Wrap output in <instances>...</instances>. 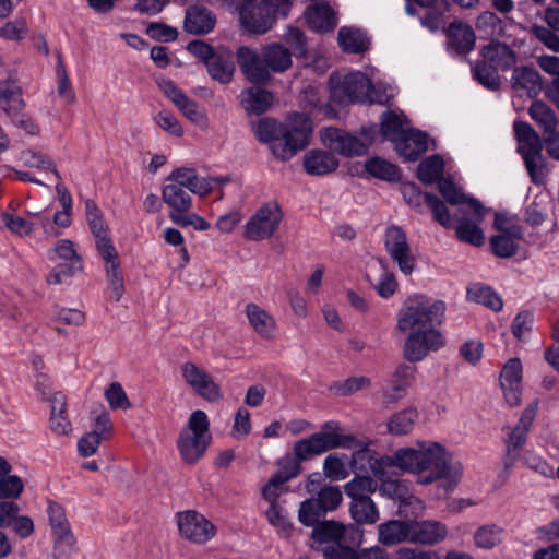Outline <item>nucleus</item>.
<instances>
[{"label":"nucleus","instance_id":"nucleus-9","mask_svg":"<svg viewBox=\"0 0 559 559\" xmlns=\"http://www.w3.org/2000/svg\"><path fill=\"white\" fill-rule=\"evenodd\" d=\"M332 97L338 103H374L371 81L361 72H353L332 88Z\"/></svg>","mask_w":559,"mask_h":559},{"label":"nucleus","instance_id":"nucleus-36","mask_svg":"<svg viewBox=\"0 0 559 559\" xmlns=\"http://www.w3.org/2000/svg\"><path fill=\"white\" fill-rule=\"evenodd\" d=\"M537 413V403L534 402L530 404L524 412L522 413V416L519 419V423L511 429L508 436V451L511 452L512 450H518L521 448L525 441L528 433V430L535 420Z\"/></svg>","mask_w":559,"mask_h":559},{"label":"nucleus","instance_id":"nucleus-19","mask_svg":"<svg viewBox=\"0 0 559 559\" xmlns=\"http://www.w3.org/2000/svg\"><path fill=\"white\" fill-rule=\"evenodd\" d=\"M236 56L241 72L250 83L264 85L270 81L271 74L262 53L259 55L257 50L241 46L237 49Z\"/></svg>","mask_w":559,"mask_h":559},{"label":"nucleus","instance_id":"nucleus-47","mask_svg":"<svg viewBox=\"0 0 559 559\" xmlns=\"http://www.w3.org/2000/svg\"><path fill=\"white\" fill-rule=\"evenodd\" d=\"M521 157L523 158L524 166L531 181L534 185H544L549 174V169L543 152L536 154H526Z\"/></svg>","mask_w":559,"mask_h":559},{"label":"nucleus","instance_id":"nucleus-32","mask_svg":"<svg viewBox=\"0 0 559 559\" xmlns=\"http://www.w3.org/2000/svg\"><path fill=\"white\" fill-rule=\"evenodd\" d=\"M378 540L384 546L411 543V521L390 520L378 526Z\"/></svg>","mask_w":559,"mask_h":559},{"label":"nucleus","instance_id":"nucleus-41","mask_svg":"<svg viewBox=\"0 0 559 559\" xmlns=\"http://www.w3.org/2000/svg\"><path fill=\"white\" fill-rule=\"evenodd\" d=\"M531 118L543 130V135L557 130L558 120L554 110L542 100H534L528 107Z\"/></svg>","mask_w":559,"mask_h":559},{"label":"nucleus","instance_id":"nucleus-8","mask_svg":"<svg viewBox=\"0 0 559 559\" xmlns=\"http://www.w3.org/2000/svg\"><path fill=\"white\" fill-rule=\"evenodd\" d=\"M283 213L278 204L266 203L259 207L246 224L243 236L248 240L267 239L278 229Z\"/></svg>","mask_w":559,"mask_h":559},{"label":"nucleus","instance_id":"nucleus-11","mask_svg":"<svg viewBox=\"0 0 559 559\" xmlns=\"http://www.w3.org/2000/svg\"><path fill=\"white\" fill-rule=\"evenodd\" d=\"M159 90L167 96L178 110L192 123L206 128L209 120L206 112L199 104L190 99L174 81L167 78H156L155 80Z\"/></svg>","mask_w":559,"mask_h":559},{"label":"nucleus","instance_id":"nucleus-33","mask_svg":"<svg viewBox=\"0 0 559 559\" xmlns=\"http://www.w3.org/2000/svg\"><path fill=\"white\" fill-rule=\"evenodd\" d=\"M513 129L519 143L518 152L521 156L543 152L544 138L540 139L539 134L530 123L514 121Z\"/></svg>","mask_w":559,"mask_h":559},{"label":"nucleus","instance_id":"nucleus-30","mask_svg":"<svg viewBox=\"0 0 559 559\" xmlns=\"http://www.w3.org/2000/svg\"><path fill=\"white\" fill-rule=\"evenodd\" d=\"M239 98L242 108L249 115L257 116L267 111L274 100V96L271 92L258 86H251L243 90Z\"/></svg>","mask_w":559,"mask_h":559},{"label":"nucleus","instance_id":"nucleus-63","mask_svg":"<svg viewBox=\"0 0 559 559\" xmlns=\"http://www.w3.org/2000/svg\"><path fill=\"white\" fill-rule=\"evenodd\" d=\"M325 512L335 510L342 502V492L337 487L322 488L316 498Z\"/></svg>","mask_w":559,"mask_h":559},{"label":"nucleus","instance_id":"nucleus-61","mask_svg":"<svg viewBox=\"0 0 559 559\" xmlns=\"http://www.w3.org/2000/svg\"><path fill=\"white\" fill-rule=\"evenodd\" d=\"M557 31H552L543 25L534 24L531 27V33L549 50L559 52V36L556 34Z\"/></svg>","mask_w":559,"mask_h":559},{"label":"nucleus","instance_id":"nucleus-48","mask_svg":"<svg viewBox=\"0 0 559 559\" xmlns=\"http://www.w3.org/2000/svg\"><path fill=\"white\" fill-rule=\"evenodd\" d=\"M365 168L368 174L382 180L395 181L400 179L399 167L380 157L369 158Z\"/></svg>","mask_w":559,"mask_h":559},{"label":"nucleus","instance_id":"nucleus-7","mask_svg":"<svg viewBox=\"0 0 559 559\" xmlns=\"http://www.w3.org/2000/svg\"><path fill=\"white\" fill-rule=\"evenodd\" d=\"M48 259L56 263V266L46 276L48 285H61L83 270L81 255L78 253L75 243L70 239L58 240L48 253Z\"/></svg>","mask_w":559,"mask_h":559},{"label":"nucleus","instance_id":"nucleus-60","mask_svg":"<svg viewBox=\"0 0 559 559\" xmlns=\"http://www.w3.org/2000/svg\"><path fill=\"white\" fill-rule=\"evenodd\" d=\"M323 472L328 478L333 480L345 479L348 475L343 460L335 454H330L324 459Z\"/></svg>","mask_w":559,"mask_h":559},{"label":"nucleus","instance_id":"nucleus-35","mask_svg":"<svg viewBox=\"0 0 559 559\" xmlns=\"http://www.w3.org/2000/svg\"><path fill=\"white\" fill-rule=\"evenodd\" d=\"M22 95L23 90L14 79L0 81V108L7 116L15 115L16 110H24L26 104Z\"/></svg>","mask_w":559,"mask_h":559},{"label":"nucleus","instance_id":"nucleus-39","mask_svg":"<svg viewBox=\"0 0 559 559\" xmlns=\"http://www.w3.org/2000/svg\"><path fill=\"white\" fill-rule=\"evenodd\" d=\"M349 512L358 525H371L380 519L379 509L371 497L350 502Z\"/></svg>","mask_w":559,"mask_h":559},{"label":"nucleus","instance_id":"nucleus-14","mask_svg":"<svg viewBox=\"0 0 559 559\" xmlns=\"http://www.w3.org/2000/svg\"><path fill=\"white\" fill-rule=\"evenodd\" d=\"M180 369L187 385L199 396L209 402H217L222 399L221 386L204 368L199 367L192 361H186L181 365Z\"/></svg>","mask_w":559,"mask_h":559},{"label":"nucleus","instance_id":"nucleus-62","mask_svg":"<svg viewBox=\"0 0 559 559\" xmlns=\"http://www.w3.org/2000/svg\"><path fill=\"white\" fill-rule=\"evenodd\" d=\"M288 481V477L277 475L276 473L272 475L269 481L264 485L262 489L263 498L269 502H277L278 497L283 493V486Z\"/></svg>","mask_w":559,"mask_h":559},{"label":"nucleus","instance_id":"nucleus-16","mask_svg":"<svg viewBox=\"0 0 559 559\" xmlns=\"http://www.w3.org/2000/svg\"><path fill=\"white\" fill-rule=\"evenodd\" d=\"M466 207L465 213L471 214L472 217L464 216L459 221L455 235L460 241L479 247L484 243V233L479 224L485 218L486 209L475 199H469Z\"/></svg>","mask_w":559,"mask_h":559},{"label":"nucleus","instance_id":"nucleus-17","mask_svg":"<svg viewBox=\"0 0 559 559\" xmlns=\"http://www.w3.org/2000/svg\"><path fill=\"white\" fill-rule=\"evenodd\" d=\"M404 200L412 207H419L425 202L431 210L435 219L445 228L452 227V217L445 204L435 194L423 193L414 182H406L402 186Z\"/></svg>","mask_w":559,"mask_h":559},{"label":"nucleus","instance_id":"nucleus-13","mask_svg":"<svg viewBox=\"0 0 559 559\" xmlns=\"http://www.w3.org/2000/svg\"><path fill=\"white\" fill-rule=\"evenodd\" d=\"M321 142L325 147L344 157L361 156L367 153L368 146L357 136L345 130L326 127L320 131Z\"/></svg>","mask_w":559,"mask_h":559},{"label":"nucleus","instance_id":"nucleus-15","mask_svg":"<svg viewBox=\"0 0 559 559\" xmlns=\"http://www.w3.org/2000/svg\"><path fill=\"white\" fill-rule=\"evenodd\" d=\"M312 538L319 544L318 547L338 544L341 542H355L360 544L362 532L354 524L344 525L337 521H321L312 531Z\"/></svg>","mask_w":559,"mask_h":559},{"label":"nucleus","instance_id":"nucleus-23","mask_svg":"<svg viewBox=\"0 0 559 559\" xmlns=\"http://www.w3.org/2000/svg\"><path fill=\"white\" fill-rule=\"evenodd\" d=\"M447 526L432 520L411 521V543L435 545L445 539Z\"/></svg>","mask_w":559,"mask_h":559},{"label":"nucleus","instance_id":"nucleus-26","mask_svg":"<svg viewBox=\"0 0 559 559\" xmlns=\"http://www.w3.org/2000/svg\"><path fill=\"white\" fill-rule=\"evenodd\" d=\"M205 66L209 75L221 84L230 83L236 71L233 53L224 48L217 49Z\"/></svg>","mask_w":559,"mask_h":559},{"label":"nucleus","instance_id":"nucleus-12","mask_svg":"<svg viewBox=\"0 0 559 559\" xmlns=\"http://www.w3.org/2000/svg\"><path fill=\"white\" fill-rule=\"evenodd\" d=\"M444 345V338L437 329L408 332L403 347L406 360L417 362L430 352H436Z\"/></svg>","mask_w":559,"mask_h":559},{"label":"nucleus","instance_id":"nucleus-57","mask_svg":"<svg viewBox=\"0 0 559 559\" xmlns=\"http://www.w3.org/2000/svg\"><path fill=\"white\" fill-rule=\"evenodd\" d=\"M23 159H24L25 165H27L29 167H35L38 169L50 170L55 174V176L58 179H60V174L57 170L55 163L48 156H46L41 153L35 152V151L28 150V151L23 152Z\"/></svg>","mask_w":559,"mask_h":559},{"label":"nucleus","instance_id":"nucleus-27","mask_svg":"<svg viewBox=\"0 0 559 559\" xmlns=\"http://www.w3.org/2000/svg\"><path fill=\"white\" fill-rule=\"evenodd\" d=\"M302 164L308 175L323 176L336 170L340 162L332 151L310 150L305 154Z\"/></svg>","mask_w":559,"mask_h":559},{"label":"nucleus","instance_id":"nucleus-49","mask_svg":"<svg viewBox=\"0 0 559 559\" xmlns=\"http://www.w3.org/2000/svg\"><path fill=\"white\" fill-rule=\"evenodd\" d=\"M380 130L383 138L393 143L399 141L408 131V129L404 128L402 118L392 111H386L381 116Z\"/></svg>","mask_w":559,"mask_h":559},{"label":"nucleus","instance_id":"nucleus-56","mask_svg":"<svg viewBox=\"0 0 559 559\" xmlns=\"http://www.w3.org/2000/svg\"><path fill=\"white\" fill-rule=\"evenodd\" d=\"M522 380V364L519 358L509 359L500 373L501 385H520Z\"/></svg>","mask_w":559,"mask_h":559},{"label":"nucleus","instance_id":"nucleus-31","mask_svg":"<svg viewBox=\"0 0 559 559\" xmlns=\"http://www.w3.org/2000/svg\"><path fill=\"white\" fill-rule=\"evenodd\" d=\"M245 313L250 326L260 337L270 340L274 336L276 322L266 310L254 302H249L246 306Z\"/></svg>","mask_w":559,"mask_h":559},{"label":"nucleus","instance_id":"nucleus-46","mask_svg":"<svg viewBox=\"0 0 559 559\" xmlns=\"http://www.w3.org/2000/svg\"><path fill=\"white\" fill-rule=\"evenodd\" d=\"M504 538V530L496 524H486L474 533V543L478 548L492 549Z\"/></svg>","mask_w":559,"mask_h":559},{"label":"nucleus","instance_id":"nucleus-22","mask_svg":"<svg viewBox=\"0 0 559 559\" xmlns=\"http://www.w3.org/2000/svg\"><path fill=\"white\" fill-rule=\"evenodd\" d=\"M47 512L56 540L55 549L58 550L64 546L71 551L74 547L75 538L70 530L63 508L56 502H49Z\"/></svg>","mask_w":559,"mask_h":559},{"label":"nucleus","instance_id":"nucleus-34","mask_svg":"<svg viewBox=\"0 0 559 559\" xmlns=\"http://www.w3.org/2000/svg\"><path fill=\"white\" fill-rule=\"evenodd\" d=\"M305 19L310 28L320 33L331 32L337 24L335 12L326 3L308 7Z\"/></svg>","mask_w":559,"mask_h":559},{"label":"nucleus","instance_id":"nucleus-53","mask_svg":"<svg viewBox=\"0 0 559 559\" xmlns=\"http://www.w3.org/2000/svg\"><path fill=\"white\" fill-rule=\"evenodd\" d=\"M325 513L319 501L316 498H311L301 502L298 518L304 525L314 527L321 522L320 519L323 518Z\"/></svg>","mask_w":559,"mask_h":559},{"label":"nucleus","instance_id":"nucleus-18","mask_svg":"<svg viewBox=\"0 0 559 559\" xmlns=\"http://www.w3.org/2000/svg\"><path fill=\"white\" fill-rule=\"evenodd\" d=\"M177 523L181 536L195 544L206 543L216 532L215 526L207 519L193 510L178 513Z\"/></svg>","mask_w":559,"mask_h":559},{"label":"nucleus","instance_id":"nucleus-20","mask_svg":"<svg viewBox=\"0 0 559 559\" xmlns=\"http://www.w3.org/2000/svg\"><path fill=\"white\" fill-rule=\"evenodd\" d=\"M168 180L178 185L182 189H188L195 194H206L214 189L218 182L216 178H202L199 177L194 168H177L168 177ZM226 179H219V182H225Z\"/></svg>","mask_w":559,"mask_h":559},{"label":"nucleus","instance_id":"nucleus-10","mask_svg":"<svg viewBox=\"0 0 559 559\" xmlns=\"http://www.w3.org/2000/svg\"><path fill=\"white\" fill-rule=\"evenodd\" d=\"M384 247L390 258L399 266V270L405 274H411L416 266V258L412 253L407 241L406 233L397 225H390L384 233Z\"/></svg>","mask_w":559,"mask_h":559},{"label":"nucleus","instance_id":"nucleus-29","mask_svg":"<svg viewBox=\"0 0 559 559\" xmlns=\"http://www.w3.org/2000/svg\"><path fill=\"white\" fill-rule=\"evenodd\" d=\"M216 23L213 12L204 7L192 5L186 11L185 29L189 34L204 35L210 33Z\"/></svg>","mask_w":559,"mask_h":559},{"label":"nucleus","instance_id":"nucleus-58","mask_svg":"<svg viewBox=\"0 0 559 559\" xmlns=\"http://www.w3.org/2000/svg\"><path fill=\"white\" fill-rule=\"evenodd\" d=\"M154 122L164 131L175 136H182L183 129L179 120L168 110H162L153 117Z\"/></svg>","mask_w":559,"mask_h":559},{"label":"nucleus","instance_id":"nucleus-24","mask_svg":"<svg viewBox=\"0 0 559 559\" xmlns=\"http://www.w3.org/2000/svg\"><path fill=\"white\" fill-rule=\"evenodd\" d=\"M511 87L518 93H525L531 98L536 97L543 90L542 76L533 67H514Z\"/></svg>","mask_w":559,"mask_h":559},{"label":"nucleus","instance_id":"nucleus-25","mask_svg":"<svg viewBox=\"0 0 559 559\" xmlns=\"http://www.w3.org/2000/svg\"><path fill=\"white\" fill-rule=\"evenodd\" d=\"M394 145L406 160L415 162L428 150V135L419 130L408 129Z\"/></svg>","mask_w":559,"mask_h":559},{"label":"nucleus","instance_id":"nucleus-3","mask_svg":"<svg viewBox=\"0 0 559 559\" xmlns=\"http://www.w3.org/2000/svg\"><path fill=\"white\" fill-rule=\"evenodd\" d=\"M360 445L358 440L352 433H345L344 428L336 420L325 421L319 432L312 433L307 438L298 440L294 444V457H285L282 461V469L277 475L288 477V480L296 477L300 472V463L320 455L333 449L342 448L354 450Z\"/></svg>","mask_w":559,"mask_h":559},{"label":"nucleus","instance_id":"nucleus-50","mask_svg":"<svg viewBox=\"0 0 559 559\" xmlns=\"http://www.w3.org/2000/svg\"><path fill=\"white\" fill-rule=\"evenodd\" d=\"M265 516L278 534L285 538L290 537L294 530L293 524L288 521L286 511L277 502L270 503Z\"/></svg>","mask_w":559,"mask_h":559},{"label":"nucleus","instance_id":"nucleus-43","mask_svg":"<svg viewBox=\"0 0 559 559\" xmlns=\"http://www.w3.org/2000/svg\"><path fill=\"white\" fill-rule=\"evenodd\" d=\"M163 200L175 212H188L192 203L190 194L171 182L164 187Z\"/></svg>","mask_w":559,"mask_h":559},{"label":"nucleus","instance_id":"nucleus-6","mask_svg":"<svg viewBox=\"0 0 559 559\" xmlns=\"http://www.w3.org/2000/svg\"><path fill=\"white\" fill-rule=\"evenodd\" d=\"M211 441L212 435L207 415L201 409L192 412L177 441L183 462L194 464L201 460Z\"/></svg>","mask_w":559,"mask_h":559},{"label":"nucleus","instance_id":"nucleus-45","mask_svg":"<svg viewBox=\"0 0 559 559\" xmlns=\"http://www.w3.org/2000/svg\"><path fill=\"white\" fill-rule=\"evenodd\" d=\"M444 162L439 155H432L421 160L417 167V178L426 185H431L442 179Z\"/></svg>","mask_w":559,"mask_h":559},{"label":"nucleus","instance_id":"nucleus-51","mask_svg":"<svg viewBox=\"0 0 559 559\" xmlns=\"http://www.w3.org/2000/svg\"><path fill=\"white\" fill-rule=\"evenodd\" d=\"M467 298L495 311L502 309V299L488 286H474L467 289Z\"/></svg>","mask_w":559,"mask_h":559},{"label":"nucleus","instance_id":"nucleus-55","mask_svg":"<svg viewBox=\"0 0 559 559\" xmlns=\"http://www.w3.org/2000/svg\"><path fill=\"white\" fill-rule=\"evenodd\" d=\"M355 542H341L338 544H331L318 547V550L322 554L324 559H355L356 550L349 546Z\"/></svg>","mask_w":559,"mask_h":559},{"label":"nucleus","instance_id":"nucleus-40","mask_svg":"<svg viewBox=\"0 0 559 559\" xmlns=\"http://www.w3.org/2000/svg\"><path fill=\"white\" fill-rule=\"evenodd\" d=\"M239 20L249 33L264 34L271 28L274 17L270 16V13H263V9L252 7L242 13Z\"/></svg>","mask_w":559,"mask_h":559},{"label":"nucleus","instance_id":"nucleus-21","mask_svg":"<svg viewBox=\"0 0 559 559\" xmlns=\"http://www.w3.org/2000/svg\"><path fill=\"white\" fill-rule=\"evenodd\" d=\"M448 49L456 55H467L475 47L476 35L467 23L454 21L445 31Z\"/></svg>","mask_w":559,"mask_h":559},{"label":"nucleus","instance_id":"nucleus-54","mask_svg":"<svg viewBox=\"0 0 559 559\" xmlns=\"http://www.w3.org/2000/svg\"><path fill=\"white\" fill-rule=\"evenodd\" d=\"M492 253L502 259L512 258L516 254L519 246L511 237L495 235L489 239Z\"/></svg>","mask_w":559,"mask_h":559},{"label":"nucleus","instance_id":"nucleus-5","mask_svg":"<svg viewBox=\"0 0 559 559\" xmlns=\"http://www.w3.org/2000/svg\"><path fill=\"white\" fill-rule=\"evenodd\" d=\"M441 300H431L424 295L406 298L397 313L396 329L403 333L436 329L444 316Z\"/></svg>","mask_w":559,"mask_h":559},{"label":"nucleus","instance_id":"nucleus-38","mask_svg":"<svg viewBox=\"0 0 559 559\" xmlns=\"http://www.w3.org/2000/svg\"><path fill=\"white\" fill-rule=\"evenodd\" d=\"M337 40L344 51L352 53L364 52L370 45L369 38L362 31L347 26L340 28Z\"/></svg>","mask_w":559,"mask_h":559},{"label":"nucleus","instance_id":"nucleus-1","mask_svg":"<svg viewBox=\"0 0 559 559\" xmlns=\"http://www.w3.org/2000/svg\"><path fill=\"white\" fill-rule=\"evenodd\" d=\"M356 449L350 460L353 472L365 471V462H367L373 475L381 480L379 488L381 495L400 501L401 506L412 504L417 499L411 493L405 481L388 478L392 467L416 474L418 483L421 485H429L451 476V455L444 447L437 442H418L417 448H402L391 456L386 455L380 459H373L361 441Z\"/></svg>","mask_w":559,"mask_h":559},{"label":"nucleus","instance_id":"nucleus-42","mask_svg":"<svg viewBox=\"0 0 559 559\" xmlns=\"http://www.w3.org/2000/svg\"><path fill=\"white\" fill-rule=\"evenodd\" d=\"M378 488L377 481L370 476L357 475L344 486V491L350 502L370 497Z\"/></svg>","mask_w":559,"mask_h":559},{"label":"nucleus","instance_id":"nucleus-64","mask_svg":"<svg viewBox=\"0 0 559 559\" xmlns=\"http://www.w3.org/2000/svg\"><path fill=\"white\" fill-rule=\"evenodd\" d=\"M105 396L111 408H122L126 409L130 407V402L128 396L122 389L121 384L118 382H112L109 388L105 391Z\"/></svg>","mask_w":559,"mask_h":559},{"label":"nucleus","instance_id":"nucleus-59","mask_svg":"<svg viewBox=\"0 0 559 559\" xmlns=\"http://www.w3.org/2000/svg\"><path fill=\"white\" fill-rule=\"evenodd\" d=\"M285 41L292 47L296 56L304 57L307 53V38L305 33L294 26H288L284 35Z\"/></svg>","mask_w":559,"mask_h":559},{"label":"nucleus","instance_id":"nucleus-52","mask_svg":"<svg viewBox=\"0 0 559 559\" xmlns=\"http://www.w3.org/2000/svg\"><path fill=\"white\" fill-rule=\"evenodd\" d=\"M476 28L490 37L503 36L506 25L503 21L490 11L481 12L476 20Z\"/></svg>","mask_w":559,"mask_h":559},{"label":"nucleus","instance_id":"nucleus-2","mask_svg":"<svg viewBox=\"0 0 559 559\" xmlns=\"http://www.w3.org/2000/svg\"><path fill=\"white\" fill-rule=\"evenodd\" d=\"M252 130L261 143L269 145L276 159L287 162L310 144L313 126L307 115L295 112L285 122L262 118Z\"/></svg>","mask_w":559,"mask_h":559},{"label":"nucleus","instance_id":"nucleus-28","mask_svg":"<svg viewBox=\"0 0 559 559\" xmlns=\"http://www.w3.org/2000/svg\"><path fill=\"white\" fill-rule=\"evenodd\" d=\"M413 378V369L407 365H400L383 388V402L393 404L403 399Z\"/></svg>","mask_w":559,"mask_h":559},{"label":"nucleus","instance_id":"nucleus-4","mask_svg":"<svg viewBox=\"0 0 559 559\" xmlns=\"http://www.w3.org/2000/svg\"><path fill=\"white\" fill-rule=\"evenodd\" d=\"M479 56L472 68L473 78L487 90L499 91L502 83L499 70L508 71L515 67L516 51L508 44L492 39L480 48Z\"/></svg>","mask_w":559,"mask_h":559},{"label":"nucleus","instance_id":"nucleus-44","mask_svg":"<svg viewBox=\"0 0 559 559\" xmlns=\"http://www.w3.org/2000/svg\"><path fill=\"white\" fill-rule=\"evenodd\" d=\"M418 418L416 408L408 407L391 416L388 423L389 432L396 436L409 433Z\"/></svg>","mask_w":559,"mask_h":559},{"label":"nucleus","instance_id":"nucleus-37","mask_svg":"<svg viewBox=\"0 0 559 559\" xmlns=\"http://www.w3.org/2000/svg\"><path fill=\"white\" fill-rule=\"evenodd\" d=\"M269 71L285 72L292 67V51L281 44H270L262 49Z\"/></svg>","mask_w":559,"mask_h":559}]
</instances>
